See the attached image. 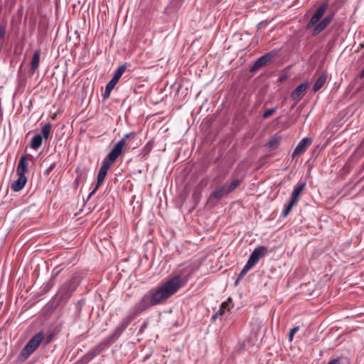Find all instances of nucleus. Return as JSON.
Returning a JSON list of instances; mask_svg holds the SVG:
<instances>
[{
  "label": "nucleus",
  "instance_id": "8",
  "mask_svg": "<svg viewBox=\"0 0 364 364\" xmlns=\"http://www.w3.org/2000/svg\"><path fill=\"white\" fill-rule=\"evenodd\" d=\"M311 144V138L305 137L302 139L294 149L292 153V157L294 158L296 156L303 154Z\"/></svg>",
  "mask_w": 364,
  "mask_h": 364
},
{
  "label": "nucleus",
  "instance_id": "31",
  "mask_svg": "<svg viewBox=\"0 0 364 364\" xmlns=\"http://www.w3.org/2000/svg\"><path fill=\"white\" fill-rule=\"evenodd\" d=\"M111 92H112V90L108 89V88L106 87L105 93H104V97L105 98L109 97Z\"/></svg>",
  "mask_w": 364,
  "mask_h": 364
},
{
  "label": "nucleus",
  "instance_id": "29",
  "mask_svg": "<svg viewBox=\"0 0 364 364\" xmlns=\"http://www.w3.org/2000/svg\"><path fill=\"white\" fill-rule=\"evenodd\" d=\"M6 33V27L5 26L0 25V39H2Z\"/></svg>",
  "mask_w": 364,
  "mask_h": 364
},
{
  "label": "nucleus",
  "instance_id": "19",
  "mask_svg": "<svg viewBox=\"0 0 364 364\" xmlns=\"http://www.w3.org/2000/svg\"><path fill=\"white\" fill-rule=\"evenodd\" d=\"M228 308V303L224 301L221 304L219 310L213 316V318L215 319L218 316H222L225 314V311Z\"/></svg>",
  "mask_w": 364,
  "mask_h": 364
},
{
  "label": "nucleus",
  "instance_id": "7",
  "mask_svg": "<svg viewBox=\"0 0 364 364\" xmlns=\"http://www.w3.org/2000/svg\"><path fill=\"white\" fill-rule=\"evenodd\" d=\"M333 14L327 15L321 21L316 23L314 26L313 30V35L316 36L319 34L321 31H323L333 21Z\"/></svg>",
  "mask_w": 364,
  "mask_h": 364
},
{
  "label": "nucleus",
  "instance_id": "22",
  "mask_svg": "<svg viewBox=\"0 0 364 364\" xmlns=\"http://www.w3.org/2000/svg\"><path fill=\"white\" fill-rule=\"evenodd\" d=\"M99 353V349H92L85 355V359H86L87 361H89L92 360L95 356H96Z\"/></svg>",
  "mask_w": 364,
  "mask_h": 364
},
{
  "label": "nucleus",
  "instance_id": "27",
  "mask_svg": "<svg viewBox=\"0 0 364 364\" xmlns=\"http://www.w3.org/2000/svg\"><path fill=\"white\" fill-rule=\"evenodd\" d=\"M276 112V108L267 109L263 114V118H268Z\"/></svg>",
  "mask_w": 364,
  "mask_h": 364
},
{
  "label": "nucleus",
  "instance_id": "32",
  "mask_svg": "<svg viewBox=\"0 0 364 364\" xmlns=\"http://www.w3.org/2000/svg\"><path fill=\"white\" fill-rule=\"evenodd\" d=\"M284 79H285V77H284V76H281V77L279 78V82H282Z\"/></svg>",
  "mask_w": 364,
  "mask_h": 364
},
{
  "label": "nucleus",
  "instance_id": "4",
  "mask_svg": "<svg viewBox=\"0 0 364 364\" xmlns=\"http://www.w3.org/2000/svg\"><path fill=\"white\" fill-rule=\"evenodd\" d=\"M269 251L267 247L259 246L252 251L247 263L253 267L262 257L267 255Z\"/></svg>",
  "mask_w": 364,
  "mask_h": 364
},
{
  "label": "nucleus",
  "instance_id": "16",
  "mask_svg": "<svg viewBox=\"0 0 364 364\" xmlns=\"http://www.w3.org/2000/svg\"><path fill=\"white\" fill-rule=\"evenodd\" d=\"M107 176V173L102 172V171H99L98 175H97V183L95 185V188L90 192L89 194L88 198H90L92 195L95 193V192L97 191V189L101 186V185L103 183L104 180Z\"/></svg>",
  "mask_w": 364,
  "mask_h": 364
},
{
  "label": "nucleus",
  "instance_id": "34",
  "mask_svg": "<svg viewBox=\"0 0 364 364\" xmlns=\"http://www.w3.org/2000/svg\"><path fill=\"white\" fill-rule=\"evenodd\" d=\"M239 280H240V279H237V280L235 281V284H237Z\"/></svg>",
  "mask_w": 364,
  "mask_h": 364
},
{
  "label": "nucleus",
  "instance_id": "18",
  "mask_svg": "<svg viewBox=\"0 0 364 364\" xmlns=\"http://www.w3.org/2000/svg\"><path fill=\"white\" fill-rule=\"evenodd\" d=\"M52 128V124L50 123H46L41 129V136H43V139L44 138L46 140H47L50 134V131Z\"/></svg>",
  "mask_w": 364,
  "mask_h": 364
},
{
  "label": "nucleus",
  "instance_id": "30",
  "mask_svg": "<svg viewBox=\"0 0 364 364\" xmlns=\"http://www.w3.org/2000/svg\"><path fill=\"white\" fill-rule=\"evenodd\" d=\"M328 364H341V358H335L328 362Z\"/></svg>",
  "mask_w": 364,
  "mask_h": 364
},
{
  "label": "nucleus",
  "instance_id": "25",
  "mask_svg": "<svg viewBox=\"0 0 364 364\" xmlns=\"http://www.w3.org/2000/svg\"><path fill=\"white\" fill-rule=\"evenodd\" d=\"M251 268H252V267H251L249 264L246 263L242 269L241 270L240 274L238 275L237 279H241Z\"/></svg>",
  "mask_w": 364,
  "mask_h": 364
},
{
  "label": "nucleus",
  "instance_id": "33",
  "mask_svg": "<svg viewBox=\"0 0 364 364\" xmlns=\"http://www.w3.org/2000/svg\"><path fill=\"white\" fill-rule=\"evenodd\" d=\"M68 284H65L64 286H63L61 288H60V291H63V289L66 287Z\"/></svg>",
  "mask_w": 364,
  "mask_h": 364
},
{
  "label": "nucleus",
  "instance_id": "3",
  "mask_svg": "<svg viewBox=\"0 0 364 364\" xmlns=\"http://www.w3.org/2000/svg\"><path fill=\"white\" fill-rule=\"evenodd\" d=\"M44 338L43 332H39L33 336L20 353L21 360L27 359L40 346Z\"/></svg>",
  "mask_w": 364,
  "mask_h": 364
},
{
  "label": "nucleus",
  "instance_id": "6",
  "mask_svg": "<svg viewBox=\"0 0 364 364\" xmlns=\"http://www.w3.org/2000/svg\"><path fill=\"white\" fill-rule=\"evenodd\" d=\"M274 55V53L269 52L261 56L256 60L255 64L252 66L251 71L255 72L261 68L262 67L266 65L272 60Z\"/></svg>",
  "mask_w": 364,
  "mask_h": 364
},
{
  "label": "nucleus",
  "instance_id": "24",
  "mask_svg": "<svg viewBox=\"0 0 364 364\" xmlns=\"http://www.w3.org/2000/svg\"><path fill=\"white\" fill-rule=\"evenodd\" d=\"M296 203H295L294 201H291L290 200L288 203V205L285 207V208L283 210V213H282V216L284 218L287 217L288 215V214L290 213V211L291 210L292 208L296 205Z\"/></svg>",
  "mask_w": 364,
  "mask_h": 364
},
{
  "label": "nucleus",
  "instance_id": "20",
  "mask_svg": "<svg viewBox=\"0 0 364 364\" xmlns=\"http://www.w3.org/2000/svg\"><path fill=\"white\" fill-rule=\"evenodd\" d=\"M126 70V65H120L114 72L112 78H115V80L119 81L122 75L124 74Z\"/></svg>",
  "mask_w": 364,
  "mask_h": 364
},
{
  "label": "nucleus",
  "instance_id": "1",
  "mask_svg": "<svg viewBox=\"0 0 364 364\" xmlns=\"http://www.w3.org/2000/svg\"><path fill=\"white\" fill-rule=\"evenodd\" d=\"M192 274V268L186 266L177 270L174 276L169 278L159 286L151 289L142 298L129 310L116 327L114 335L119 336L127 328L134 318L151 306L161 304L175 294L188 282Z\"/></svg>",
  "mask_w": 364,
  "mask_h": 364
},
{
  "label": "nucleus",
  "instance_id": "11",
  "mask_svg": "<svg viewBox=\"0 0 364 364\" xmlns=\"http://www.w3.org/2000/svg\"><path fill=\"white\" fill-rule=\"evenodd\" d=\"M305 186H306V182H304V181H303V182L299 181L296 185V186L294 187V190L292 191L290 200L294 201L295 203H297V202L299 200V195L303 191V190L304 189Z\"/></svg>",
  "mask_w": 364,
  "mask_h": 364
},
{
  "label": "nucleus",
  "instance_id": "5",
  "mask_svg": "<svg viewBox=\"0 0 364 364\" xmlns=\"http://www.w3.org/2000/svg\"><path fill=\"white\" fill-rule=\"evenodd\" d=\"M328 6V3L321 4L314 12L311 19L307 24V28L313 27L316 23L319 21L321 18L323 16Z\"/></svg>",
  "mask_w": 364,
  "mask_h": 364
},
{
  "label": "nucleus",
  "instance_id": "15",
  "mask_svg": "<svg viewBox=\"0 0 364 364\" xmlns=\"http://www.w3.org/2000/svg\"><path fill=\"white\" fill-rule=\"evenodd\" d=\"M326 80L327 75L326 73H322L316 80L313 87V92H316L318 91L324 85Z\"/></svg>",
  "mask_w": 364,
  "mask_h": 364
},
{
  "label": "nucleus",
  "instance_id": "17",
  "mask_svg": "<svg viewBox=\"0 0 364 364\" xmlns=\"http://www.w3.org/2000/svg\"><path fill=\"white\" fill-rule=\"evenodd\" d=\"M43 143V136L41 134H38L33 136L31 141V147L33 149L37 150L39 149Z\"/></svg>",
  "mask_w": 364,
  "mask_h": 364
},
{
  "label": "nucleus",
  "instance_id": "26",
  "mask_svg": "<svg viewBox=\"0 0 364 364\" xmlns=\"http://www.w3.org/2000/svg\"><path fill=\"white\" fill-rule=\"evenodd\" d=\"M299 330V326H295L293 328L291 329L289 333V341L291 342L294 338V334Z\"/></svg>",
  "mask_w": 364,
  "mask_h": 364
},
{
  "label": "nucleus",
  "instance_id": "12",
  "mask_svg": "<svg viewBox=\"0 0 364 364\" xmlns=\"http://www.w3.org/2000/svg\"><path fill=\"white\" fill-rule=\"evenodd\" d=\"M28 163L27 161V158L26 157V156H22L20 158V160H19L18 166H17V168H16L17 174L26 175V173L28 171Z\"/></svg>",
  "mask_w": 364,
  "mask_h": 364
},
{
  "label": "nucleus",
  "instance_id": "2",
  "mask_svg": "<svg viewBox=\"0 0 364 364\" xmlns=\"http://www.w3.org/2000/svg\"><path fill=\"white\" fill-rule=\"evenodd\" d=\"M135 136L136 134L134 132L126 134L124 137L114 145L109 154L104 159L100 171H102V172L107 173L110 166L115 162L117 158L122 153L124 146L127 144V140L134 139Z\"/></svg>",
  "mask_w": 364,
  "mask_h": 364
},
{
  "label": "nucleus",
  "instance_id": "14",
  "mask_svg": "<svg viewBox=\"0 0 364 364\" xmlns=\"http://www.w3.org/2000/svg\"><path fill=\"white\" fill-rule=\"evenodd\" d=\"M40 55L41 52L39 50H35L31 60V74H33L39 66Z\"/></svg>",
  "mask_w": 364,
  "mask_h": 364
},
{
  "label": "nucleus",
  "instance_id": "9",
  "mask_svg": "<svg viewBox=\"0 0 364 364\" xmlns=\"http://www.w3.org/2000/svg\"><path fill=\"white\" fill-rule=\"evenodd\" d=\"M308 87V82L300 84L291 93V98L293 100H299L304 95Z\"/></svg>",
  "mask_w": 364,
  "mask_h": 364
},
{
  "label": "nucleus",
  "instance_id": "28",
  "mask_svg": "<svg viewBox=\"0 0 364 364\" xmlns=\"http://www.w3.org/2000/svg\"><path fill=\"white\" fill-rule=\"evenodd\" d=\"M117 82L118 81L115 80V78H112L107 84L106 87L112 90Z\"/></svg>",
  "mask_w": 364,
  "mask_h": 364
},
{
  "label": "nucleus",
  "instance_id": "21",
  "mask_svg": "<svg viewBox=\"0 0 364 364\" xmlns=\"http://www.w3.org/2000/svg\"><path fill=\"white\" fill-rule=\"evenodd\" d=\"M280 140H281V136H278V135H274L273 136L269 141L268 142V146L269 147H274L276 146L277 145L279 144V143L280 142Z\"/></svg>",
  "mask_w": 364,
  "mask_h": 364
},
{
  "label": "nucleus",
  "instance_id": "23",
  "mask_svg": "<svg viewBox=\"0 0 364 364\" xmlns=\"http://www.w3.org/2000/svg\"><path fill=\"white\" fill-rule=\"evenodd\" d=\"M241 183V180L240 179H235L232 181L230 185L226 188L228 190V193H232Z\"/></svg>",
  "mask_w": 364,
  "mask_h": 364
},
{
  "label": "nucleus",
  "instance_id": "10",
  "mask_svg": "<svg viewBox=\"0 0 364 364\" xmlns=\"http://www.w3.org/2000/svg\"><path fill=\"white\" fill-rule=\"evenodd\" d=\"M17 175H18V179L16 181H14L11 185V188L14 191H19L22 190L24 188V186L27 182V178H26V175H21V174H17Z\"/></svg>",
  "mask_w": 364,
  "mask_h": 364
},
{
  "label": "nucleus",
  "instance_id": "13",
  "mask_svg": "<svg viewBox=\"0 0 364 364\" xmlns=\"http://www.w3.org/2000/svg\"><path fill=\"white\" fill-rule=\"evenodd\" d=\"M229 194L225 186L218 187L210 196V199L214 198L216 200L221 199L225 195Z\"/></svg>",
  "mask_w": 364,
  "mask_h": 364
}]
</instances>
